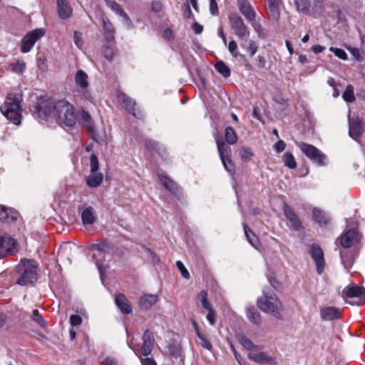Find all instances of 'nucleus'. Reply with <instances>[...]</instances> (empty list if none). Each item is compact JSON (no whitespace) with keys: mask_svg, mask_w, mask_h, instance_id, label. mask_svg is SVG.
I'll use <instances>...</instances> for the list:
<instances>
[{"mask_svg":"<svg viewBox=\"0 0 365 365\" xmlns=\"http://www.w3.org/2000/svg\"><path fill=\"white\" fill-rule=\"evenodd\" d=\"M44 35L45 31L43 29H36L27 33L21 39V51L24 53L29 52L35 43Z\"/></svg>","mask_w":365,"mask_h":365,"instance_id":"0eeeda50","label":"nucleus"},{"mask_svg":"<svg viewBox=\"0 0 365 365\" xmlns=\"http://www.w3.org/2000/svg\"><path fill=\"white\" fill-rule=\"evenodd\" d=\"M228 20L232 29L238 38H242L249 34L248 28L238 14L236 12L231 13L228 16Z\"/></svg>","mask_w":365,"mask_h":365,"instance_id":"9d476101","label":"nucleus"},{"mask_svg":"<svg viewBox=\"0 0 365 365\" xmlns=\"http://www.w3.org/2000/svg\"><path fill=\"white\" fill-rule=\"evenodd\" d=\"M248 358L251 361L259 364H269V365H274L275 360L273 357L269 356L267 353L260 351L257 353H250L248 354Z\"/></svg>","mask_w":365,"mask_h":365,"instance_id":"dca6fc26","label":"nucleus"},{"mask_svg":"<svg viewBox=\"0 0 365 365\" xmlns=\"http://www.w3.org/2000/svg\"><path fill=\"white\" fill-rule=\"evenodd\" d=\"M217 147L221 160H224V159L227 158H230L231 148L226 144L225 141L222 143H220V144L217 145Z\"/></svg>","mask_w":365,"mask_h":365,"instance_id":"f704fd0d","label":"nucleus"},{"mask_svg":"<svg viewBox=\"0 0 365 365\" xmlns=\"http://www.w3.org/2000/svg\"><path fill=\"white\" fill-rule=\"evenodd\" d=\"M240 344L248 350H253L255 345L253 342L245 335H242L239 338Z\"/></svg>","mask_w":365,"mask_h":365,"instance_id":"09e8293b","label":"nucleus"},{"mask_svg":"<svg viewBox=\"0 0 365 365\" xmlns=\"http://www.w3.org/2000/svg\"><path fill=\"white\" fill-rule=\"evenodd\" d=\"M158 300L156 294H144L139 299V307L141 309L149 310Z\"/></svg>","mask_w":365,"mask_h":365,"instance_id":"5701e85b","label":"nucleus"},{"mask_svg":"<svg viewBox=\"0 0 365 365\" xmlns=\"http://www.w3.org/2000/svg\"><path fill=\"white\" fill-rule=\"evenodd\" d=\"M357 235V232L354 229H349L339 237L340 245L344 248H349L352 246L354 240Z\"/></svg>","mask_w":365,"mask_h":365,"instance_id":"4be33fe9","label":"nucleus"},{"mask_svg":"<svg viewBox=\"0 0 365 365\" xmlns=\"http://www.w3.org/2000/svg\"><path fill=\"white\" fill-rule=\"evenodd\" d=\"M168 351L170 358L173 361H178L179 360L180 362L183 363L184 359L182 356V350L180 344L175 341H173L168 346Z\"/></svg>","mask_w":365,"mask_h":365,"instance_id":"f3484780","label":"nucleus"},{"mask_svg":"<svg viewBox=\"0 0 365 365\" xmlns=\"http://www.w3.org/2000/svg\"><path fill=\"white\" fill-rule=\"evenodd\" d=\"M54 118L59 125L73 127L77 121V113L73 104L66 99L54 103Z\"/></svg>","mask_w":365,"mask_h":365,"instance_id":"f03ea898","label":"nucleus"},{"mask_svg":"<svg viewBox=\"0 0 365 365\" xmlns=\"http://www.w3.org/2000/svg\"><path fill=\"white\" fill-rule=\"evenodd\" d=\"M102 53L108 61L110 62L113 61L115 55V47L114 44L103 46Z\"/></svg>","mask_w":365,"mask_h":365,"instance_id":"c9c22d12","label":"nucleus"},{"mask_svg":"<svg viewBox=\"0 0 365 365\" xmlns=\"http://www.w3.org/2000/svg\"><path fill=\"white\" fill-rule=\"evenodd\" d=\"M297 9L304 14H309L310 11V2L309 0H295Z\"/></svg>","mask_w":365,"mask_h":365,"instance_id":"a19ab883","label":"nucleus"},{"mask_svg":"<svg viewBox=\"0 0 365 365\" xmlns=\"http://www.w3.org/2000/svg\"><path fill=\"white\" fill-rule=\"evenodd\" d=\"M145 147L147 149L150 150L155 151H158L159 148L158 143L156 141L151 139L145 140Z\"/></svg>","mask_w":365,"mask_h":365,"instance_id":"bf43d9fd","label":"nucleus"},{"mask_svg":"<svg viewBox=\"0 0 365 365\" xmlns=\"http://www.w3.org/2000/svg\"><path fill=\"white\" fill-rule=\"evenodd\" d=\"M283 211L284 216L286 217L287 220L289 222L290 229L294 231H299L303 229L302 223L298 215L295 212V211L291 206H289L287 203H284L283 206Z\"/></svg>","mask_w":365,"mask_h":365,"instance_id":"ddd939ff","label":"nucleus"},{"mask_svg":"<svg viewBox=\"0 0 365 365\" xmlns=\"http://www.w3.org/2000/svg\"><path fill=\"white\" fill-rule=\"evenodd\" d=\"M246 316L255 324L259 325L262 322L260 313L254 306L246 308Z\"/></svg>","mask_w":365,"mask_h":365,"instance_id":"c756f323","label":"nucleus"},{"mask_svg":"<svg viewBox=\"0 0 365 365\" xmlns=\"http://www.w3.org/2000/svg\"><path fill=\"white\" fill-rule=\"evenodd\" d=\"M110 248V244L106 239H103L99 243H95L91 246V250L97 252H107Z\"/></svg>","mask_w":365,"mask_h":365,"instance_id":"e433bc0d","label":"nucleus"},{"mask_svg":"<svg viewBox=\"0 0 365 365\" xmlns=\"http://www.w3.org/2000/svg\"><path fill=\"white\" fill-rule=\"evenodd\" d=\"M312 217L320 227L326 226L329 223V218L326 213L319 208L313 209Z\"/></svg>","mask_w":365,"mask_h":365,"instance_id":"cd10ccee","label":"nucleus"},{"mask_svg":"<svg viewBox=\"0 0 365 365\" xmlns=\"http://www.w3.org/2000/svg\"><path fill=\"white\" fill-rule=\"evenodd\" d=\"M163 5L160 1L154 0L151 2L150 9L151 11L155 13H158L163 9Z\"/></svg>","mask_w":365,"mask_h":365,"instance_id":"13d9d810","label":"nucleus"},{"mask_svg":"<svg viewBox=\"0 0 365 365\" xmlns=\"http://www.w3.org/2000/svg\"><path fill=\"white\" fill-rule=\"evenodd\" d=\"M81 220L83 225H92L96 220L94 208L91 206L86 207L81 213Z\"/></svg>","mask_w":365,"mask_h":365,"instance_id":"a878e982","label":"nucleus"},{"mask_svg":"<svg viewBox=\"0 0 365 365\" xmlns=\"http://www.w3.org/2000/svg\"><path fill=\"white\" fill-rule=\"evenodd\" d=\"M320 316L324 321H332L341 318V312L339 308L335 307H327L322 308Z\"/></svg>","mask_w":365,"mask_h":365,"instance_id":"a211bd4d","label":"nucleus"},{"mask_svg":"<svg viewBox=\"0 0 365 365\" xmlns=\"http://www.w3.org/2000/svg\"><path fill=\"white\" fill-rule=\"evenodd\" d=\"M176 266L178 268V269L180 270L182 276L184 278H185L187 279H190V273L187 271V269L185 268V267L184 266L183 263L181 261H177L176 262Z\"/></svg>","mask_w":365,"mask_h":365,"instance_id":"4d7b16f0","label":"nucleus"},{"mask_svg":"<svg viewBox=\"0 0 365 365\" xmlns=\"http://www.w3.org/2000/svg\"><path fill=\"white\" fill-rule=\"evenodd\" d=\"M116 97L121 103L123 108L130 114L133 115L136 118H141L143 116L140 110H137L136 103L134 99L128 96L122 91H117Z\"/></svg>","mask_w":365,"mask_h":365,"instance_id":"1a4fd4ad","label":"nucleus"},{"mask_svg":"<svg viewBox=\"0 0 365 365\" xmlns=\"http://www.w3.org/2000/svg\"><path fill=\"white\" fill-rule=\"evenodd\" d=\"M282 160L284 165L289 169H294L297 167L296 160L292 153H284L282 157Z\"/></svg>","mask_w":365,"mask_h":365,"instance_id":"4c0bfd02","label":"nucleus"},{"mask_svg":"<svg viewBox=\"0 0 365 365\" xmlns=\"http://www.w3.org/2000/svg\"><path fill=\"white\" fill-rule=\"evenodd\" d=\"M245 235L249 242L255 248L260 245V242L257 236L252 232V230L246 225L242 223Z\"/></svg>","mask_w":365,"mask_h":365,"instance_id":"2f4dec72","label":"nucleus"},{"mask_svg":"<svg viewBox=\"0 0 365 365\" xmlns=\"http://www.w3.org/2000/svg\"><path fill=\"white\" fill-rule=\"evenodd\" d=\"M344 299H356L355 301L349 302L352 305H363L365 303V288L357 284L346 287L342 291Z\"/></svg>","mask_w":365,"mask_h":365,"instance_id":"423d86ee","label":"nucleus"},{"mask_svg":"<svg viewBox=\"0 0 365 365\" xmlns=\"http://www.w3.org/2000/svg\"><path fill=\"white\" fill-rule=\"evenodd\" d=\"M197 299L199 302H200L202 307L205 309H208L212 307L208 300V293L206 290L200 291L197 294Z\"/></svg>","mask_w":365,"mask_h":365,"instance_id":"ea45409f","label":"nucleus"},{"mask_svg":"<svg viewBox=\"0 0 365 365\" xmlns=\"http://www.w3.org/2000/svg\"><path fill=\"white\" fill-rule=\"evenodd\" d=\"M143 341L155 342L154 335L150 329H146L143 335Z\"/></svg>","mask_w":365,"mask_h":365,"instance_id":"052dcab7","label":"nucleus"},{"mask_svg":"<svg viewBox=\"0 0 365 365\" xmlns=\"http://www.w3.org/2000/svg\"><path fill=\"white\" fill-rule=\"evenodd\" d=\"M106 252H97L93 254V258L95 260L96 264L99 269L102 266L103 262L105 260V255Z\"/></svg>","mask_w":365,"mask_h":365,"instance_id":"6e6d98bb","label":"nucleus"},{"mask_svg":"<svg viewBox=\"0 0 365 365\" xmlns=\"http://www.w3.org/2000/svg\"><path fill=\"white\" fill-rule=\"evenodd\" d=\"M101 365H117V361L115 359L107 356L102 361Z\"/></svg>","mask_w":365,"mask_h":365,"instance_id":"774afa93","label":"nucleus"},{"mask_svg":"<svg viewBox=\"0 0 365 365\" xmlns=\"http://www.w3.org/2000/svg\"><path fill=\"white\" fill-rule=\"evenodd\" d=\"M197 336L201 341V345L203 348L208 351H211L212 349V344L209 339L204 334L200 332L198 329L197 328Z\"/></svg>","mask_w":365,"mask_h":365,"instance_id":"c03bdc74","label":"nucleus"},{"mask_svg":"<svg viewBox=\"0 0 365 365\" xmlns=\"http://www.w3.org/2000/svg\"><path fill=\"white\" fill-rule=\"evenodd\" d=\"M228 50L230 52L232 57L237 58L239 56L241 58H245V55L241 54L237 51V45L235 41L232 40L230 41L228 45Z\"/></svg>","mask_w":365,"mask_h":365,"instance_id":"a18cd8bd","label":"nucleus"},{"mask_svg":"<svg viewBox=\"0 0 365 365\" xmlns=\"http://www.w3.org/2000/svg\"><path fill=\"white\" fill-rule=\"evenodd\" d=\"M309 254L315 263L317 274H322L326 264L322 248L319 244L312 243L310 245Z\"/></svg>","mask_w":365,"mask_h":365,"instance_id":"6e6552de","label":"nucleus"},{"mask_svg":"<svg viewBox=\"0 0 365 365\" xmlns=\"http://www.w3.org/2000/svg\"><path fill=\"white\" fill-rule=\"evenodd\" d=\"M115 303L120 312L124 314H128L132 312V307L126 297L122 293H118L115 297Z\"/></svg>","mask_w":365,"mask_h":365,"instance_id":"6ab92c4d","label":"nucleus"},{"mask_svg":"<svg viewBox=\"0 0 365 365\" xmlns=\"http://www.w3.org/2000/svg\"><path fill=\"white\" fill-rule=\"evenodd\" d=\"M222 163L227 172L230 174L235 173V166L230 158H225L224 160H222Z\"/></svg>","mask_w":365,"mask_h":365,"instance_id":"5fc2aeb1","label":"nucleus"},{"mask_svg":"<svg viewBox=\"0 0 365 365\" xmlns=\"http://www.w3.org/2000/svg\"><path fill=\"white\" fill-rule=\"evenodd\" d=\"M75 82L81 90H86L89 86L88 76L83 70H78L75 75Z\"/></svg>","mask_w":365,"mask_h":365,"instance_id":"bb28decb","label":"nucleus"},{"mask_svg":"<svg viewBox=\"0 0 365 365\" xmlns=\"http://www.w3.org/2000/svg\"><path fill=\"white\" fill-rule=\"evenodd\" d=\"M240 46L250 57H252L258 50L257 43L252 39H245L242 41L240 43Z\"/></svg>","mask_w":365,"mask_h":365,"instance_id":"7c9ffc66","label":"nucleus"},{"mask_svg":"<svg viewBox=\"0 0 365 365\" xmlns=\"http://www.w3.org/2000/svg\"><path fill=\"white\" fill-rule=\"evenodd\" d=\"M11 69L16 73H22L25 68L26 64L24 62L16 61L10 64Z\"/></svg>","mask_w":365,"mask_h":365,"instance_id":"603ef678","label":"nucleus"},{"mask_svg":"<svg viewBox=\"0 0 365 365\" xmlns=\"http://www.w3.org/2000/svg\"><path fill=\"white\" fill-rule=\"evenodd\" d=\"M225 142L229 145H235L238 140V136L236 131L231 126H227L225 129Z\"/></svg>","mask_w":365,"mask_h":365,"instance_id":"473e14b6","label":"nucleus"},{"mask_svg":"<svg viewBox=\"0 0 365 365\" xmlns=\"http://www.w3.org/2000/svg\"><path fill=\"white\" fill-rule=\"evenodd\" d=\"M31 319L35 322L38 326L44 328L47 326L46 320L43 319L42 315L39 313L38 309H34L31 315Z\"/></svg>","mask_w":365,"mask_h":365,"instance_id":"37998d69","label":"nucleus"},{"mask_svg":"<svg viewBox=\"0 0 365 365\" xmlns=\"http://www.w3.org/2000/svg\"><path fill=\"white\" fill-rule=\"evenodd\" d=\"M37 111L40 117L47 118L52 115L54 118V103L48 101H42L38 104Z\"/></svg>","mask_w":365,"mask_h":365,"instance_id":"aec40b11","label":"nucleus"},{"mask_svg":"<svg viewBox=\"0 0 365 365\" xmlns=\"http://www.w3.org/2000/svg\"><path fill=\"white\" fill-rule=\"evenodd\" d=\"M269 14L274 20H278L280 17L279 6L282 0H267Z\"/></svg>","mask_w":365,"mask_h":365,"instance_id":"393cba45","label":"nucleus"},{"mask_svg":"<svg viewBox=\"0 0 365 365\" xmlns=\"http://www.w3.org/2000/svg\"><path fill=\"white\" fill-rule=\"evenodd\" d=\"M342 98L347 103H352L355 101L356 97L354 95V88L352 85H347L345 91L342 93Z\"/></svg>","mask_w":365,"mask_h":365,"instance_id":"58836bf2","label":"nucleus"},{"mask_svg":"<svg viewBox=\"0 0 365 365\" xmlns=\"http://www.w3.org/2000/svg\"><path fill=\"white\" fill-rule=\"evenodd\" d=\"M240 11L246 19L250 22H253L256 19V13L248 0H237Z\"/></svg>","mask_w":365,"mask_h":365,"instance_id":"4468645a","label":"nucleus"},{"mask_svg":"<svg viewBox=\"0 0 365 365\" xmlns=\"http://www.w3.org/2000/svg\"><path fill=\"white\" fill-rule=\"evenodd\" d=\"M90 167L91 173L97 172L99 169V161L96 154H92L90 156Z\"/></svg>","mask_w":365,"mask_h":365,"instance_id":"8fccbe9b","label":"nucleus"},{"mask_svg":"<svg viewBox=\"0 0 365 365\" xmlns=\"http://www.w3.org/2000/svg\"><path fill=\"white\" fill-rule=\"evenodd\" d=\"M38 265L34 259H21L15 268V274L19 276L16 284L22 287L34 285L38 280Z\"/></svg>","mask_w":365,"mask_h":365,"instance_id":"f257e3e1","label":"nucleus"},{"mask_svg":"<svg viewBox=\"0 0 365 365\" xmlns=\"http://www.w3.org/2000/svg\"><path fill=\"white\" fill-rule=\"evenodd\" d=\"M158 175L161 183L168 191L180 200L183 198L182 189L175 181L163 173L158 174Z\"/></svg>","mask_w":365,"mask_h":365,"instance_id":"9b49d317","label":"nucleus"},{"mask_svg":"<svg viewBox=\"0 0 365 365\" xmlns=\"http://www.w3.org/2000/svg\"><path fill=\"white\" fill-rule=\"evenodd\" d=\"M364 132V125L361 121L359 120H353L349 126V135L351 138L357 140Z\"/></svg>","mask_w":365,"mask_h":365,"instance_id":"b1692460","label":"nucleus"},{"mask_svg":"<svg viewBox=\"0 0 365 365\" xmlns=\"http://www.w3.org/2000/svg\"><path fill=\"white\" fill-rule=\"evenodd\" d=\"M106 6L109 7L113 11L120 16L124 13L123 7L114 0H104Z\"/></svg>","mask_w":365,"mask_h":365,"instance_id":"79ce46f5","label":"nucleus"},{"mask_svg":"<svg viewBox=\"0 0 365 365\" xmlns=\"http://www.w3.org/2000/svg\"><path fill=\"white\" fill-rule=\"evenodd\" d=\"M20 102L16 95L9 93L1 107L4 116L15 125H19L22 118Z\"/></svg>","mask_w":365,"mask_h":365,"instance_id":"20e7f679","label":"nucleus"},{"mask_svg":"<svg viewBox=\"0 0 365 365\" xmlns=\"http://www.w3.org/2000/svg\"><path fill=\"white\" fill-rule=\"evenodd\" d=\"M257 305L263 312L271 314L277 319H282L283 304L274 292H264L263 295L257 299Z\"/></svg>","mask_w":365,"mask_h":365,"instance_id":"7ed1b4c3","label":"nucleus"},{"mask_svg":"<svg viewBox=\"0 0 365 365\" xmlns=\"http://www.w3.org/2000/svg\"><path fill=\"white\" fill-rule=\"evenodd\" d=\"M297 146L313 163L318 166L326 165L327 156L315 146L304 142H296Z\"/></svg>","mask_w":365,"mask_h":365,"instance_id":"39448f33","label":"nucleus"},{"mask_svg":"<svg viewBox=\"0 0 365 365\" xmlns=\"http://www.w3.org/2000/svg\"><path fill=\"white\" fill-rule=\"evenodd\" d=\"M215 70L224 78H228L231 75L230 68L222 61H218L214 66Z\"/></svg>","mask_w":365,"mask_h":365,"instance_id":"72a5a7b5","label":"nucleus"},{"mask_svg":"<svg viewBox=\"0 0 365 365\" xmlns=\"http://www.w3.org/2000/svg\"><path fill=\"white\" fill-rule=\"evenodd\" d=\"M103 180V175L101 173H91L86 178V184L90 187H98Z\"/></svg>","mask_w":365,"mask_h":365,"instance_id":"c85d7f7f","label":"nucleus"},{"mask_svg":"<svg viewBox=\"0 0 365 365\" xmlns=\"http://www.w3.org/2000/svg\"><path fill=\"white\" fill-rule=\"evenodd\" d=\"M329 51L331 52L334 53L336 57H338L339 58H340L341 60L345 61V60L348 59V56H347L346 53L342 48H334V47L331 46L329 48Z\"/></svg>","mask_w":365,"mask_h":365,"instance_id":"3c124183","label":"nucleus"},{"mask_svg":"<svg viewBox=\"0 0 365 365\" xmlns=\"http://www.w3.org/2000/svg\"><path fill=\"white\" fill-rule=\"evenodd\" d=\"M155 342L143 341V344L140 348V353L145 356H148L150 354Z\"/></svg>","mask_w":365,"mask_h":365,"instance_id":"49530a36","label":"nucleus"},{"mask_svg":"<svg viewBox=\"0 0 365 365\" xmlns=\"http://www.w3.org/2000/svg\"><path fill=\"white\" fill-rule=\"evenodd\" d=\"M274 150L277 153H282L286 148V143L282 140H279L273 146Z\"/></svg>","mask_w":365,"mask_h":365,"instance_id":"e2e57ef3","label":"nucleus"},{"mask_svg":"<svg viewBox=\"0 0 365 365\" xmlns=\"http://www.w3.org/2000/svg\"><path fill=\"white\" fill-rule=\"evenodd\" d=\"M19 216V213L11 208L0 205V222L13 223L15 222Z\"/></svg>","mask_w":365,"mask_h":365,"instance_id":"2eb2a0df","label":"nucleus"},{"mask_svg":"<svg viewBox=\"0 0 365 365\" xmlns=\"http://www.w3.org/2000/svg\"><path fill=\"white\" fill-rule=\"evenodd\" d=\"M208 311V314H207V319L210 322L211 325H215V312L212 309V307L207 309Z\"/></svg>","mask_w":365,"mask_h":365,"instance_id":"69168bd1","label":"nucleus"},{"mask_svg":"<svg viewBox=\"0 0 365 365\" xmlns=\"http://www.w3.org/2000/svg\"><path fill=\"white\" fill-rule=\"evenodd\" d=\"M241 158L244 161H249L253 156L252 150L248 147H243L240 152Z\"/></svg>","mask_w":365,"mask_h":365,"instance_id":"864d4df0","label":"nucleus"},{"mask_svg":"<svg viewBox=\"0 0 365 365\" xmlns=\"http://www.w3.org/2000/svg\"><path fill=\"white\" fill-rule=\"evenodd\" d=\"M103 29L104 33L115 32V28L107 16L102 17Z\"/></svg>","mask_w":365,"mask_h":365,"instance_id":"de8ad7c7","label":"nucleus"},{"mask_svg":"<svg viewBox=\"0 0 365 365\" xmlns=\"http://www.w3.org/2000/svg\"><path fill=\"white\" fill-rule=\"evenodd\" d=\"M213 138L215 139V141L216 143V145H219L220 143H222L225 141L224 138H222V135L221 133L215 129L212 133Z\"/></svg>","mask_w":365,"mask_h":365,"instance_id":"338daca9","label":"nucleus"},{"mask_svg":"<svg viewBox=\"0 0 365 365\" xmlns=\"http://www.w3.org/2000/svg\"><path fill=\"white\" fill-rule=\"evenodd\" d=\"M58 14L61 19H67L72 15V9L68 0H57Z\"/></svg>","mask_w":365,"mask_h":365,"instance_id":"412c9836","label":"nucleus"},{"mask_svg":"<svg viewBox=\"0 0 365 365\" xmlns=\"http://www.w3.org/2000/svg\"><path fill=\"white\" fill-rule=\"evenodd\" d=\"M17 242L6 233H0V259L16 251Z\"/></svg>","mask_w":365,"mask_h":365,"instance_id":"f8f14e48","label":"nucleus"},{"mask_svg":"<svg viewBox=\"0 0 365 365\" xmlns=\"http://www.w3.org/2000/svg\"><path fill=\"white\" fill-rule=\"evenodd\" d=\"M348 50L350 52V53L351 54V56L355 59H356L359 61H362V58H361V53H360V51H359V48H354V47H348Z\"/></svg>","mask_w":365,"mask_h":365,"instance_id":"0e129e2a","label":"nucleus"},{"mask_svg":"<svg viewBox=\"0 0 365 365\" xmlns=\"http://www.w3.org/2000/svg\"><path fill=\"white\" fill-rule=\"evenodd\" d=\"M70 323L73 327L79 326L82 323V318L78 314H72L70 317Z\"/></svg>","mask_w":365,"mask_h":365,"instance_id":"680f3d73","label":"nucleus"}]
</instances>
